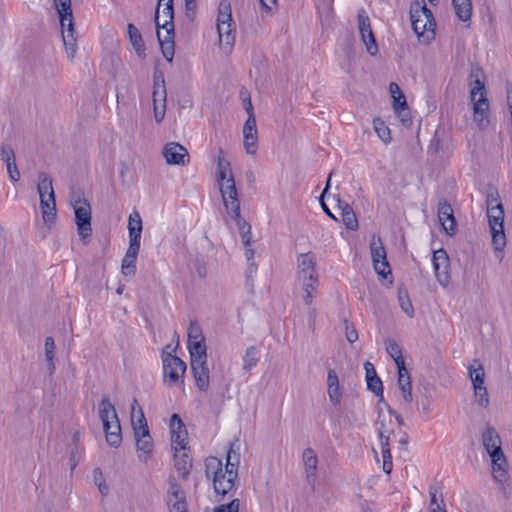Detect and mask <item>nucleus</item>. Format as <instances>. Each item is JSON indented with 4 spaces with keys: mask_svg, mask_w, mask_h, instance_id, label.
I'll use <instances>...</instances> for the list:
<instances>
[{
    "mask_svg": "<svg viewBox=\"0 0 512 512\" xmlns=\"http://www.w3.org/2000/svg\"><path fill=\"white\" fill-rule=\"evenodd\" d=\"M302 463L308 481H313L318 465L316 452L311 448H306L302 453Z\"/></svg>",
    "mask_w": 512,
    "mask_h": 512,
    "instance_id": "nucleus-33",
    "label": "nucleus"
},
{
    "mask_svg": "<svg viewBox=\"0 0 512 512\" xmlns=\"http://www.w3.org/2000/svg\"><path fill=\"white\" fill-rule=\"evenodd\" d=\"M123 291H124V285H120V286L117 288V290H116L117 294H122V293H123Z\"/></svg>",
    "mask_w": 512,
    "mask_h": 512,
    "instance_id": "nucleus-64",
    "label": "nucleus"
},
{
    "mask_svg": "<svg viewBox=\"0 0 512 512\" xmlns=\"http://www.w3.org/2000/svg\"><path fill=\"white\" fill-rule=\"evenodd\" d=\"M397 118L400 120V122L404 125V126H410L411 123H412V117H411V112H410V109L408 107V104L406 105H402V106H398V107H392Z\"/></svg>",
    "mask_w": 512,
    "mask_h": 512,
    "instance_id": "nucleus-47",
    "label": "nucleus"
},
{
    "mask_svg": "<svg viewBox=\"0 0 512 512\" xmlns=\"http://www.w3.org/2000/svg\"><path fill=\"white\" fill-rule=\"evenodd\" d=\"M397 370H398V387H399L401 397L406 404H410L413 400L410 374L406 367H402Z\"/></svg>",
    "mask_w": 512,
    "mask_h": 512,
    "instance_id": "nucleus-31",
    "label": "nucleus"
},
{
    "mask_svg": "<svg viewBox=\"0 0 512 512\" xmlns=\"http://www.w3.org/2000/svg\"><path fill=\"white\" fill-rule=\"evenodd\" d=\"M170 431L172 450L188 449V432L177 414L171 416Z\"/></svg>",
    "mask_w": 512,
    "mask_h": 512,
    "instance_id": "nucleus-22",
    "label": "nucleus"
},
{
    "mask_svg": "<svg viewBox=\"0 0 512 512\" xmlns=\"http://www.w3.org/2000/svg\"><path fill=\"white\" fill-rule=\"evenodd\" d=\"M371 257L376 273L386 278L391 273L390 266L387 261L386 250L379 237H373L370 243Z\"/></svg>",
    "mask_w": 512,
    "mask_h": 512,
    "instance_id": "nucleus-15",
    "label": "nucleus"
},
{
    "mask_svg": "<svg viewBox=\"0 0 512 512\" xmlns=\"http://www.w3.org/2000/svg\"><path fill=\"white\" fill-rule=\"evenodd\" d=\"M330 181H331V174L329 175V178H328L327 183H326V187L324 188V190H323V192H322V195H321V198H322V199L324 198V196H325V195H326V193H327V190H328V188H329V186H330Z\"/></svg>",
    "mask_w": 512,
    "mask_h": 512,
    "instance_id": "nucleus-62",
    "label": "nucleus"
},
{
    "mask_svg": "<svg viewBox=\"0 0 512 512\" xmlns=\"http://www.w3.org/2000/svg\"><path fill=\"white\" fill-rule=\"evenodd\" d=\"M488 223L496 258L499 261H502L504 257V248L506 246L504 218H488Z\"/></svg>",
    "mask_w": 512,
    "mask_h": 512,
    "instance_id": "nucleus-17",
    "label": "nucleus"
},
{
    "mask_svg": "<svg viewBox=\"0 0 512 512\" xmlns=\"http://www.w3.org/2000/svg\"><path fill=\"white\" fill-rule=\"evenodd\" d=\"M94 483L97 485L102 495H106L109 492L108 485L105 482L102 472L99 469H95L93 472Z\"/></svg>",
    "mask_w": 512,
    "mask_h": 512,
    "instance_id": "nucleus-51",
    "label": "nucleus"
},
{
    "mask_svg": "<svg viewBox=\"0 0 512 512\" xmlns=\"http://www.w3.org/2000/svg\"><path fill=\"white\" fill-rule=\"evenodd\" d=\"M239 458L238 451L231 445L225 463L217 457H208L205 460L206 477L212 482L217 494L224 496L234 489L238 477Z\"/></svg>",
    "mask_w": 512,
    "mask_h": 512,
    "instance_id": "nucleus-2",
    "label": "nucleus"
},
{
    "mask_svg": "<svg viewBox=\"0 0 512 512\" xmlns=\"http://www.w3.org/2000/svg\"><path fill=\"white\" fill-rule=\"evenodd\" d=\"M187 334L190 356L207 354L205 340L200 325L197 323H190Z\"/></svg>",
    "mask_w": 512,
    "mask_h": 512,
    "instance_id": "nucleus-23",
    "label": "nucleus"
},
{
    "mask_svg": "<svg viewBox=\"0 0 512 512\" xmlns=\"http://www.w3.org/2000/svg\"><path fill=\"white\" fill-rule=\"evenodd\" d=\"M453 11L463 23H469L473 14L472 0H451Z\"/></svg>",
    "mask_w": 512,
    "mask_h": 512,
    "instance_id": "nucleus-32",
    "label": "nucleus"
},
{
    "mask_svg": "<svg viewBox=\"0 0 512 512\" xmlns=\"http://www.w3.org/2000/svg\"><path fill=\"white\" fill-rule=\"evenodd\" d=\"M127 29L130 44L132 45L138 57L144 59L146 57L145 45L139 30L131 23L128 24Z\"/></svg>",
    "mask_w": 512,
    "mask_h": 512,
    "instance_id": "nucleus-35",
    "label": "nucleus"
},
{
    "mask_svg": "<svg viewBox=\"0 0 512 512\" xmlns=\"http://www.w3.org/2000/svg\"><path fill=\"white\" fill-rule=\"evenodd\" d=\"M167 91L165 80L161 73L154 74L152 101L154 119L157 123H161L166 114Z\"/></svg>",
    "mask_w": 512,
    "mask_h": 512,
    "instance_id": "nucleus-13",
    "label": "nucleus"
},
{
    "mask_svg": "<svg viewBox=\"0 0 512 512\" xmlns=\"http://www.w3.org/2000/svg\"><path fill=\"white\" fill-rule=\"evenodd\" d=\"M142 218L138 211H133L128 218L129 245L139 246L142 234Z\"/></svg>",
    "mask_w": 512,
    "mask_h": 512,
    "instance_id": "nucleus-26",
    "label": "nucleus"
},
{
    "mask_svg": "<svg viewBox=\"0 0 512 512\" xmlns=\"http://www.w3.org/2000/svg\"><path fill=\"white\" fill-rule=\"evenodd\" d=\"M130 417L134 435L139 434L141 432L144 433L149 431L143 410L136 399L132 401Z\"/></svg>",
    "mask_w": 512,
    "mask_h": 512,
    "instance_id": "nucleus-28",
    "label": "nucleus"
},
{
    "mask_svg": "<svg viewBox=\"0 0 512 512\" xmlns=\"http://www.w3.org/2000/svg\"><path fill=\"white\" fill-rule=\"evenodd\" d=\"M162 156L166 164L186 166L190 162L188 150L177 142H168L162 148Z\"/></svg>",
    "mask_w": 512,
    "mask_h": 512,
    "instance_id": "nucleus-16",
    "label": "nucleus"
},
{
    "mask_svg": "<svg viewBox=\"0 0 512 512\" xmlns=\"http://www.w3.org/2000/svg\"><path fill=\"white\" fill-rule=\"evenodd\" d=\"M364 367H365V370H366V380L369 377H373V375L376 374L375 369H374L373 365L370 362H366L364 364Z\"/></svg>",
    "mask_w": 512,
    "mask_h": 512,
    "instance_id": "nucleus-59",
    "label": "nucleus"
},
{
    "mask_svg": "<svg viewBox=\"0 0 512 512\" xmlns=\"http://www.w3.org/2000/svg\"><path fill=\"white\" fill-rule=\"evenodd\" d=\"M257 361V349L254 346L248 347L243 357V368L249 371L256 366Z\"/></svg>",
    "mask_w": 512,
    "mask_h": 512,
    "instance_id": "nucleus-46",
    "label": "nucleus"
},
{
    "mask_svg": "<svg viewBox=\"0 0 512 512\" xmlns=\"http://www.w3.org/2000/svg\"><path fill=\"white\" fill-rule=\"evenodd\" d=\"M475 80L470 84L469 97L473 108V120L480 129L489 125V101L485 89V83L474 73Z\"/></svg>",
    "mask_w": 512,
    "mask_h": 512,
    "instance_id": "nucleus-6",
    "label": "nucleus"
},
{
    "mask_svg": "<svg viewBox=\"0 0 512 512\" xmlns=\"http://www.w3.org/2000/svg\"><path fill=\"white\" fill-rule=\"evenodd\" d=\"M438 219L443 228V230L449 234L453 235L456 232V222L453 215V209L451 205L444 202L441 203L438 207Z\"/></svg>",
    "mask_w": 512,
    "mask_h": 512,
    "instance_id": "nucleus-25",
    "label": "nucleus"
},
{
    "mask_svg": "<svg viewBox=\"0 0 512 512\" xmlns=\"http://www.w3.org/2000/svg\"><path fill=\"white\" fill-rule=\"evenodd\" d=\"M173 17V0H159L155 15L157 37L162 54L168 62H172L175 52Z\"/></svg>",
    "mask_w": 512,
    "mask_h": 512,
    "instance_id": "nucleus-3",
    "label": "nucleus"
},
{
    "mask_svg": "<svg viewBox=\"0 0 512 512\" xmlns=\"http://www.w3.org/2000/svg\"><path fill=\"white\" fill-rule=\"evenodd\" d=\"M262 9L267 14H272L274 9L276 8L277 1L276 0H259Z\"/></svg>",
    "mask_w": 512,
    "mask_h": 512,
    "instance_id": "nucleus-57",
    "label": "nucleus"
},
{
    "mask_svg": "<svg viewBox=\"0 0 512 512\" xmlns=\"http://www.w3.org/2000/svg\"><path fill=\"white\" fill-rule=\"evenodd\" d=\"M170 512H187L186 502L184 501H176L168 503Z\"/></svg>",
    "mask_w": 512,
    "mask_h": 512,
    "instance_id": "nucleus-56",
    "label": "nucleus"
},
{
    "mask_svg": "<svg viewBox=\"0 0 512 512\" xmlns=\"http://www.w3.org/2000/svg\"><path fill=\"white\" fill-rule=\"evenodd\" d=\"M432 264L438 283L444 288L447 287L450 281V263L447 252L444 249L434 251Z\"/></svg>",
    "mask_w": 512,
    "mask_h": 512,
    "instance_id": "nucleus-18",
    "label": "nucleus"
},
{
    "mask_svg": "<svg viewBox=\"0 0 512 512\" xmlns=\"http://www.w3.org/2000/svg\"><path fill=\"white\" fill-rule=\"evenodd\" d=\"M367 387L376 396L383 398V385L380 378L376 374H374L373 377H369L367 379Z\"/></svg>",
    "mask_w": 512,
    "mask_h": 512,
    "instance_id": "nucleus-50",
    "label": "nucleus"
},
{
    "mask_svg": "<svg viewBox=\"0 0 512 512\" xmlns=\"http://www.w3.org/2000/svg\"><path fill=\"white\" fill-rule=\"evenodd\" d=\"M245 110L248 114V118L247 119H255V115H254V110H253V105L251 103V99L248 98L247 101L245 102Z\"/></svg>",
    "mask_w": 512,
    "mask_h": 512,
    "instance_id": "nucleus-58",
    "label": "nucleus"
},
{
    "mask_svg": "<svg viewBox=\"0 0 512 512\" xmlns=\"http://www.w3.org/2000/svg\"><path fill=\"white\" fill-rule=\"evenodd\" d=\"M177 500L184 501V493L174 480H170L168 488V503L176 502Z\"/></svg>",
    "mask_w": 512,
    "mask_h": 512,
    "instance_id": "nucleus-48",
    "label": "nucleus"
},
{
    "mask_svg": "<svg viewBox=\"0 0 512 512\" xmlns=\"http://www.w3.org/2000/svg\"><path fill=\"white\" fill-rule=\"evenodd\" d=\"M1 159L5 164L15 162V154L13 149L8 145H3L0 150Z\"/></svg>",
    "mask_w": 512,
    "mask_h": 512,
    "instance_id": "nucleus-53",
    "label": "nucleus"
},
{
    "mask_svg": "<svg viewBox=\"0 0 512 512\" xmlns=\"http://www.w3.org/2000/svg\"><path fill=\"white\" fill-rule=\"evenodd\" d=\"M6 168L9 179L14 183L18 182L20 180V172L16 165V161L6 164Z\"/></svg>",
    "mask_w": 512,
    "mask_h": 512,
    "instance_id": "nucleus-54",
    "label": "nucleus"
},
{
    "mask_svg": "<svg viewBox=\"0 0 512 512\" xmlns=\"http://www.w3.org/2000/svg\"><path fill=\"white\" fill-rule=\"evenodd\" d=\"M482 442L492 461L493 477L498 482L507 479V461L501 448V439L497 431L487 426L482 432Z\"/></svg>",
    "mask_w": 512,
    "mask_h": 512,
    "instance_id": "nucleus-5",
    "label": "nucleus"
},
{
    "mask_svg": "<svg viewBox=\"0 0 512 512\" xmlns=\"http://www.w3.org/2000/svg\"><path fill=\"white\" fill-rule=\"evenodd\" d=\"M134 438L136 441L138 459L142 462H147L154 451V444L149 431L135 434Z\"/></svg>",
    "mask_w": 512,
    "mask_h": 512,
    "instance_id": "nucleus-24",
    "label": "nucleus"
},
{
    "mask_svg": "<svg viewBox=\"0 0 512 512\" xmlns=\"http://www.w3.org/2000/svg\"><path fill=\"white\" fill-rule=\"evenodd\" d=\"M216 28L220 50L229 55L235 45L236 23L232 17V8L228 0L220 1L217 10Z\"/></svg>",
    "mask_w": 512,
    "mask_h": 512,
    "instance_id": "nucleus-4",
    "label": "nucleus"
},
{
    "mask_svg": "<svg viewBox=\"0 0 512 512\" xmlns=\"http://www.w3.org/2000/svg\"><path fill=\"white\" fill-rule=\"evenodd\" d=\"M321 205H322V208L324 210V212L329 216L331 217L332 219L334 220H337V218L332 214V212L330 211V209L327 207V205L322 201L321 202Z\"/></svg>",
    "mask_w": 512,
    "mask_h": 512,
    "instance_id": "nucleus-61",
    "label": "nucleus"
},
{
    "mask_svg": "<svg viewBox=\"0 0 512 512\" xmlns=\"http://www.w3.org/2000/svg\"><path fill=\"white\" fill-rule=\"evenodd\" d=\"M468 374L472 382L473 389L478 386H485V370L483 365L478 360H474L473 363L468 367Z\"/></svg>",
    "mask_w": 512,
    "mask_h": 512,
    "instance_id": "nucleus-37",
    "label": "nucleus"
},
{
    "mask_svg": "<svg viewBox=\"0 0 512 512\" xmlns=\"http://www.w3.org/2000/svg\"><path fill=\"white\" fill-rule=\"evenodd\" d=\"M99 416L103 423L106 441L110 446L118 447L121 444V426L113 404L105 398L99 404Z\"/></svg>",
    "mask_w": 512,
    "mask_h": 512,
    "instance_id": "nucleus-10",
    "label": "nucleus"
},
{
    "mask_svg": "<svg viewBox=\"0 0 512 512\" xmlns=\"http://www.w3.org/2000/svg\"><path fill=\"white\" fill-rule=\"evenodd\" d=\"M245 256L247 260H251L254 257V251L251 249L250 246L245 247Z\"/></svg>",
    "mask_w": 512,
    "mask_h": 512,
    "instance_id": "nucleus-60",
    "label": "nucleus"
},
{
    "mask_svg": "<svg viewBox=\"0 0 512 512\" xmlns=\"http://www.w3.org/2000/svg\"><path fill=\"white\" fill-rule=\"evenodd\" d=\"M190 367L197 388L201 391H207L209 388L207 354L190 356Z\"/></svg>",
    "mask_w": 512,
    "mask_h": 512,
    "instance_id": "nucleus-14",
    "label": "nucleus"
},
{
    "mask_svg": "<svg viewBox=\"0 0 512 512\" xmlns=\"http://www.w3.org/2000/svg\"><path fill=\"white\" fill-rule=\"evenodd\" d=\"M301 289V298L306 305H311L314 298V293L318 288V280H311L310 282H306L304 280L298 281Z\"/></svg>",
    "mask_w": 512,
    "mask_h": 512,
    "instance_id": "nucleus-39",
    "label": "nucleus"
},
{
    "mask_svg": "<svg viewBox=\"0 0 512 512\" xmlns=\"http://www.w3.org/2000/svg\"><path fill=\"white\" fill-rule=\"evenodd\" d=\"M173 349L167 346L162 352L164 382L168 386H178L183 383L186 371V364L176 355L172 354Z\"/></svg>",
    "mask_w": 512,
    "mask_h": 512,
    "instance_id": "nucleus-11",
    "label": "nucleus"
},
{
    "mask_svg": "<svg viewBox=\"0 0 512 512\" xmlns=\"http://www.w3.org/2000/svg\"><path fill=\"white\" fill-rule=\"evenodd\" d=\"M37 190L40 198V210L44 224L51 229L57 218L56 200L52 179L42 173L38 177Z\"/></svg>",
    "mask_w": 512,
    "mask_h": 512,
    "instance_id": "nucleus-8",
    "label": "nucleus"
},
{
    "mask_svg": "<svg viewBox=\"0 0 512 512\" xmlns=\"http://www.w3.org/2000/svg\"><path fill=\"white\" fill-rule=\"evenodd\" d=\"M412 29L418 38L429 43L434 38L436 23L432 12L423 1H415L410 8Z\"/></svg>",
    "mask_w": 512,
    "mask_h": 512,
    "instance_id": "nucleus-7",
    "label": "nucleus"
},
{
    "mask_svg": "<svg viewBox=\"0 0 512 512\" xmlns=\"http://www.w3.org/2000/svg\"><path fill=\"white\" fill-rule=\"evenodd\" d=\"M243 148L247 155L255 156L258 152V129L256 119H247L242 127Z\"/></svg>",
    "mask_w": 512,
    "mask_h": 512,
    "instance_id": "nucleus-21",
    "label": "nucleus"
},
{
    "mask_svg": "<svg viewBox=\"0 0 512 512\" xmlns=\"http://www.w3.org/2000/svg\"><path fill=\"white\" fill-rule=\"evenodd\" d=\"M316 258L311 252L303 253L297 258V281L310 282L311 280H318L316 273Z\"/></svg>",
    "mask_w": 512,
    "mask_h": 512,
    "instance_id": "nucleus-20",
    "label": "nucleus"
},
{
    "mask_svg": "<svg viewBox=\"0 0 512 512\" xmlns=\"http://www.w3.org/2000/svg\"><path fill=\"white\" fill-rule=\"evenodd\" d=\"M239 508L240 500L233 499L230 503L217 507L214 512H239Z\"/></svg>",
    "mask_w": 512,
    "mask_h": 512,
    "instance_id": "nucleus-52",
    "label": "nucleus"
},
{
    "mask_svg": "<svg viewBox=\"0 0 512 512\" xmlns=\"http://www.w3.org/2000/svg\"><path fill=\"white\" fill-rule=\"evenodd\" d=\"M186 7L191 8L195 6V0H185Z\"/></svg>",
    "mask_w": 512,
    "mask_h": 512,
    "instance_id": "nucleus-63",
    "label": "nucleus"
},
{
    "mask_svg": "<svg viewBox=\"0 0 512 512\" xmlns=\"http://www.w3.org/2000/svg\"><path fill=\"white\" fill-rule=\"evenodd\" d=\"M327 393L329 400L333 405L340 404L342 399V389L338 375L334 370H329L327 373Z\"/></svg>",
    "mask_w": 512,
    "mask_h": 512,
    "instance_id": "nucleus-30",
    "label": "nucleus"
},
{
    "mask_svg": "<svg viewBox=\"0 0 512 512\" xmlns=\"http://www.w3.org/2000/svg\"><path fill=\"white\" fill-rule=\"evenodd\" d=\"M188 449L173 450L174 451V466L181 477H185L192 466L191 459L187 452Z\"/></svg>",
    "mask_w": 512,
    "mask_h": 512,
    "instance_id": "nucleus-34",
    "label": "nucleus"
},
{
    "mask_svg": "<svg viewBox=\"0 0 512 512\" xmlns=\"http://www.w3.org/2000/svg\"><path fill=\"white\" fill-rule=\"evenodd\" d=\"M387 430L381 426L379 428V441L382 456V469L386 474H390L393 468L392 456L389 448V436Z\"/></svg>",
    "mask_w": 512,
    "mask_h": 512,
    "instance_id": "nucleus-27",
    "label": "nucleus"
},
{
    "mask_svg": "<svg viewBox=\"0 0 512 512\" xmlns=\"http://www.w3.org/2000/svg\"><path fill=\"white\" fill-rule=\"evenodd\" d=\"M429 498V512H447L443 497L437 488L429 489Z\"/></svg>",
    "mask_w": 512,
    "mask_h": 512,
    "instance_id": "nucleus-40",
    "label": "nucleus"
},
{
    "mask_svg": "<svg viewBox=\"0 0 512 512\" xmlns=\"http://www.w3.org/2000/svg\"><path fill=\"white\" fill-rule=\"evenodd\" d=\"M55 342L52 337L45 339V357L48 362L49 369L54 370Z\"/></svg>",
    "mask_w": 512,
    "mask_h": 512,
    "instance_id": "nucleus-49",
    "label": "nucleus"
},
{
    "mask_svg": "<svg viewBox=\"0 0 512 512\" xmlns=\"http://www.w3.org/2000/svg\"><path fill=\"white\" fill-rule=\"evenodd\" d=\"M398 302L402 309V311L410 318H413L415 315L414 307L408 295V292L405 289L398 290Z\"/></svg>",
    "mask_w": 512,
    "mask_h": 512,
    "instance_id": "nucleus-43",
    "label": "nucleus"
},
{
    "mask_svg": "<svg viewBox=\"0 0 512 512\" xmlns=\"http://www.w3.org/2000/svg\"><path fill=\"white\" fill-rule=\"evenodd\" d=\"M216 181L226 214L235 221L245 247L251 243V227L241 217L239 192L236 186L231 163L222 150L217 156Z\"/></svg>",
    "mask_w": 512,
    "mask_h": 512,
    "instance_id": "nucleus-1",
    "label": "nucleus"
},
{
    "mask_svg": "<svg viewBox=\"0 0 512 512\" xmlns=\"http://www.w3.org/2000/svg\"><path fill=\"white\" fill-rule=\"evenodd\" d=\"M373 128L379 139L385 143L389 144L392 140L391 131L388 125L380 118H375L373 120Z\"/></svg>",
    "mask_w": 512,
    "mask_h": 512,
    "instance_id": "nucleus-41",
    "label": "nucleus"
},
{
    "mask_svg": "<svg viewBox=\"0 0 512 512\" xmlns=\"http://www.w3.org/2000/svg\"><path fill=\"white\" fill-rule=\"evenodd\" d=\"M473 391L476 404L482 408H487L490 400L486 386H478Z\"/></svg>",
    "mask_w": 512,
    "mask_h": 512,
    "instance_id": "nucleus-45",
    "label": "nucleus"
},
{
    "mask_svg": "<svg viewBox=\"0 0 512 512\" xmlns=\"http://www.w3.org/2000/svg\"><path fill=\"white\" fill-rule=\"evenodd\" d=\"M504 208L497 193L487 197V218H504Z\"/></svg>",
    "mask_w": 512,
    "mask_h": 512,
    "instance_id": "nucleus-38",
    "label": "nucleus"
},
{
    "mask_svg": "<svg viewBox=\"0 0 512 512\" xmlns=\"http://www.w3.org/2000/svg\"><path fill=\"white\" fill-rule=\"evenodd\" d=\"M358 29L361 40L366 46L368 53L372 56L376 55L378 46L371 29L370 19L364 10L358 13Z\"/></svg>",
    "mask_w": 512,
    "mask_h": 512,
    "instance_id": "nucleus-19",
    "label": "nucleus"
},
{
    "mask_svg": "<svg viewBox=\"0 0 512 512\" xmlns=\"http://www.w3.org/2000/svg\"><path fill=\"white\" fill-rule=\"evenodd\" d=\"M389 92L392 97V107H398L407 104L405 95L397 83H390Z\"/></svg>",
    "mask_w": 512,
    "mask_h": 512,
    "instance_id": "nucleus-44",
    "label": "nucleus"
},
{
    "mask_svg": "<svg viewBox=\"0 0 512 512\" xmlns=\"http://www.w3.org/2000/svg\"><path fill=\"white\" fill-rule=\"evenodd\" d=\"M345 336L350 343H354L358 340V332L354 326L348 322L345 323Z\"/></svg>",
    "mask_w": 512,
    "mask_h": 512,
    "instance_id": "nucleus-55",
    "label": "nucleus"
},
{
    "mask_svg": "<svg viewBox=\"0 0 512 512\" xmlns=\"http://www.w3.org/2000/svg\"><path fill=\"white\" fill-rule=\"evenodd\" d=\"M386 350L388 354L391 356V358L394 360L397 369L406 367L405 360L402 357L401 349L395 341L388 340L386 342Z\"/></svg>",
    "mask_w": 512,
    "mask_h": 512,
    "instance_id": "nucleus-42",
    "label": "nucleus"
},
{
    "mask_svg": "<svg viewBox=\"0 0 512 512\" xmlns=\"http://www.w3.org/2000/svg\"><path fill=\"white\" fill-rule=\"evenodd\" d=\"M60 18L62 38L68 58L71 60L76 53V37L73 24L71 0H54Z\"/></svg>",
    "mask_w": 512,
    "mask_h": 512,
    "instance_id": "nucleus-9",
    "label": "nucleus"
},
{
    "mask_svg": "<svg viewBox=\"0 0 512 512\" xmlns=\"http://www.w3.org/2000/svg\"><path fill=\"white\" fill-rule=\"evenodd\" d=\"M71 205L75 213L78 234L85 240L92 233L90 204L82 194L75 193L71 197Z\"/></svg>",
    "mask_w": 512,
    "mask_h": 512,
    "instance_id": "nucleus-12",
    "label": "nucleus"
},
{
    "mask_svg": "<svg viewBox=\"0 0 512 512\" xmlns=\"http://www.w3.org/2000/svg\"><path fill=\"white\" fill-rule=\"evenodd\" d=\"M139 246L129 245L121 264V273L124 277H132L136 273V260L139 253Z\"/></svg>",
    "mask_w": 512,
    "mask_h": 512,
    "instance_id": "nucleus-29",
    "label": "nucleus"
},
{
    "mask_svg": "<svg viewBox=\"0 0 512 512\" xmlns=\"http://www.w3.org/2000/svg\"><path fill=\"white\" fill-rule=\"evenodd\" d=\"M338 208L340 210L343 224L349 230H357L359 227L358 219L352 207L347 203H339Z\"/></svg>",
    "mask_w": 512,
    "mask_h": 512,
    "instance_id": "nucleus-36",
    "label": "nucleus"
}]
</instances>
